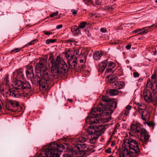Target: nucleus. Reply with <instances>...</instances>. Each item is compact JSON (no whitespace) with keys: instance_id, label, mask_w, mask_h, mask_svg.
<instances>
[{"instance_id":"19","label":"nucleus","mask_w":157,"mask_h":157,"mask_svg":"<svg viewBox=\"0 0 157 157\" xmlns=\"http://www.w3.org/2000/svg\"><path fill=\"white\" fill-rule=\"evenodd\" d=\"M87 132L90 135H93L97 136L96 126H91L88 127L87 129Z\"/></svg>"},{"instance_id":"9","label":"nucleus","mask_w":157,"mask_h":157,"mask_svg":"<svg viewBox=\"0 0 157 157\" xmlns=\"http://www.w3.org/2000/svg\"><path fill=\"white\" fill-rule=\"evenodd\" d=\"M72 52L69 50H67L65 53L66 57L68 61L69 67L71 69H75L77 64L76 57L72 55Z\"/></svg>"},{"instance_id":"34","label":"nucleus","mask_w":157,"mask_h":157,"mask_svg":"<svg viewBox=\"0 0 157 157\" xmlns=\"http://www.w3.org/2000/svg\"><path fill=\"white\" fill-rule=\"evenodd\" d=\"M86 140V139L85 137H81L79 138L78 141L81 143H83Z\"/></svg>"},{"instance_id":"15","label":"nucleus","mask_w":157,"mask_h":157,"mask_svg":"<svg viewBox=\"0 0 157 157\" xmlns=\"http://www.w3.org/2000/svg\"><path fill=\"white\" fill-rule=\"evenodd\" d=\"M23 74L22 71L21 70L17 71L13 73V79L14 81H17V79L23 78Z\"/></svg>"},{"instance_id":"52","label":"nucleus","mask_w":157,"mask_h":157,"mask_svg":"<svg viewBox=\"0 0 157 157\" xmlns=\"http://www.w3.org/2000/svg\"><path fill=\"white\" fill-rule=\"evenodd\" d=\"M128 110H126L125 111V114L126 115H128Z\"/></svg>"},{"instance_id":"11","label":"nucleus","mask_w":157,"mask_h":157,"mask_svg":"<svg viewBox=\"0 0 157 157\" xmlns=\"http://www.w3.org/2000/svg\"><path fill=\"white\" fill-rule=\"evenodd\" d=\"M141 96L147 103H150L152 101V94L151 92L148 90L145 89L141 94Z\"/></svg>"},{"instance_id":"37","label":"nucleus","mask_w":157,"mask_h":157,"mask_svg":"<svg viewBox=\"0 0 157 157\" xmlns=\"http://www.w3.org/2000/svg\"><path fill=\"white\" fill-rule=\"evenodd\" d=\"M83 1L86 4H90L92 2L91 0H83Z\"/></svg>"},{"instance_id":"5","label":"nucleus","mask_w":157,"mask_h":157,"mask_svg":"<svg viewBox=\"0 0 157 157\" xmlns=\"http://www.w3.org/2000/svg\"><path fill=\"white\" fill-rule=\"evenodd\" d=\"M102 99L103 101L107 102V104L104 105L101 104L98 106H101L102 107L101 110H103V112L105 113L106 115L111 114L117 107V100L116 99H110L105 96L102 97Z\"/></svg>"},{"instance_id":"23","label":"nucleus","mask_w":157,"mask_h":157,"mask_svg":"<svg viewBox=\"0 0 157 157\" xmlns=\"http://www.w3.org/2000/svg\"><path fill=\"white\" fill-rule=\"evenodd\" d=\"M136 104L137 108L138 111L139 113H142L141 112L144 110H146V106L143 104L141 103H137Z\"/></svg>"},{"instance_id":"17","label":"nucleus","mask_w":157,"mask_h":157,"mask_svg":"<svg viewBox=\"0 0 157 157\" xmlns=\"http://www.w3.org/2000/svg\"><path fill=\"white\" fill-rule=\"evenodd\" d=\"M105 128L103 125H101L99 127L96 126V132L97 136H100L104 132Z\"/></svg>"},{"instance_id":"28","label":"nucleus","mask_w":157,"mask_h":157,"mask_svg":"<svg viewBox=\"0 0 157 157\" xmlns=\"http://www.w3.org/2000/svg\"><path fill=\"white\" fill-rule=\"evenodd\" d=\"M142 31L140 32L139 33L140 34L143 35L144 34H146L147 32V30H145L144 29H137L133 32L134 33H137L139 32Z\"/></svg>"},{"instance_id":"44","label":"nucleus","mask_w":157,"mask_h":157,"mask_svg":"<svg viewBox=\"0 0 157 157\" xmlns=\"http://www.w3.org/2000/svg\"><path fill=\"white\" fill-rule=\"evenodd\" d=\"M111 148L109 147L105 150V152L108 153H110L111 152Z\"/></svg>"},{"instance_id":"12","label":"nucleus","mask_w":157,"mask_h":157,"mask_svg":"<svg viewBox=\"0 0 157 157\" xmlns=\"http://www.w3.org/2000/svg\"><path fill=\"white\" fill-rule=\"evenodd\" d=\"M140 141L144 144H146L148 141L150 136L148 134V132L144 128H142V131L139 135Z\"/></svg>"},{"instance_id":"55","label":"nucleus","mask_w":157,"mask_h":157,"mask_svg":"<svg viewBox=\"0 0 157 157\" xmlns=\"http://www.w3.org/2000/svg\"><path fill=\"white\" fill-rule=\"evenodd\" d=\"M64 144L67 146L66 148H67V147L69 145V144L68 143H64Z\"/></svg>"},{"instance_id":"59","label":"nucleus","mask_w":157,"mask_h":157,"mask_svg":"<svg viewBox=\"0 0 157 157\" xmlns=\"http://www.w3.org/2000/svg\"><path fill=\"white\" fill-rule=\"evenodd\" d=\"M155 2L156 3H157V0H155Z\"/></svg>"},{"instance_id":"26","label":"nucleus","mask_w":157,"mask_h":157,"mask_svg":"<svg viewBox=\"0 0 157 157\" xmlns=\"http://www.w3.org/2000/svg\"><path fill=\"white\" fill-rule=\"evenodd\" d=\"M109 82L110 83H114L117 80V77L115 75H109L107 77Z\"/></svg>"},{"instance_id":"25","label":"nucleus","mask_w":157,"mask_h":157,"mask_svg":"<svg viewBox=\"0 0 157 157\" xmlns=\"http://www.w3.org/2000/svg\"><path fill=\"white\" fill-rule=\"evenodd\" d=\"M102 56V53L99 51H96L94 52L93 54V58L96 60H98L101 58Z\"/></svg>"},{"instance_id":"56","label":"nucleus","mask_w":157,"mask_h":157,"mask_svg":"<svg viewBox=\"0 0 157 157\" xmlns=\"http://www.w3.org/2000/svg\"><path fill=\"white\" fill-rule=\"evenodd\" d=\"M86 151H90V149L89 148H87V150H86Z\"/></svg>"},{"instance_id":"36","label":"nucleus","mask_w":157,"mask_h":157,"mask_svg":"<svg viewBox=\"0 0 157 157\" xmlns=\"http://www.w3.org/2000/svg\"><path fill=\"white\" fill-rule=\"evenodd\" d=\"M58 11H56L55 13H52L51 14H50V16L51 17H53L54 16H56L57 15H58Z\"/></svg>"},{"instance_id":"48","label":"nucleus","mask_w":157,"mask_h":157,"mask_svg":"<svg viewBox=\"0 0 157 157\" xmlns=\"http://www.w3.org/2000/svg\"><path fill=\"white\" fill-rule=\"evenodd\" d=\"M44 33L46 35H48L52 34V33L49 32H45Z\"/></svg>"},{"instance_id":"22","label":"nucleus","mask_w":157,"mask_h":157,"mask_svg":"<svg viewBox=\"0 0 157 157\" xmlns=\"http://www.w3.org/2000/svg\"><path fill=\"white\" fill-rule=\"evenodd\" d=\"M116 64L110 61L108 63V68L106 69V71L108 73L112 71V69L113 68L116 66Z\"/></svg>"},{"instance_id":"47","label":"nucleus","mask_w":157,"mask_h":157,"mask_svg":"<svg viewBox=\"0 0 157 157\" xmlns=\"http://www.w3.org/2000/svg\"><path fill=\"white\" fill-rule=\"evenodd\" d=\"M131 48V45H128L126 46V48L128 49H129Z\"/></svg>"},{"instance_id":"54","label":"nucleus","mask_w":157,"mask_h":157,"mask_svg":"<svg viewBox=\"0 0 157 157\" xmlns=\"http://www.w3.org/2000/svg\"><path fill=\"white\" fill-rule=\"evenodd\" d=\"M153 52H154V55H156L157 52H156V50L154 51H153Z\"/></svg>"},{"instance_id":"61","label":"nucleus","mask_w":157,"mask_h":157,"mask_svg":"<svg viewBox=\"0 0 157 157\" xmlns=\"http://www.w3.org/2000/svg\"><path fill=\"white\" fill-rule=\"evenodd\" d=\"M83 58H84L86 60V58L85 56H84Z\"/></svg>"},{"instance_id":"14","label":"nucleus","mask_w":157,"mask_h":157,"mask_svg":"<svg viewBox=\"0 0 157 157\" xmlns=\"http://www.w3.org/2000/svg\"><path fill=\"white\" fill-rule=\"evenodd\" d=\"M130 129L132 133L136 134L138 136L140 132L142 131V128L140 125L135 124L131 125Z\"/></svg>"},{"instance_id":"10","label":"nucleus","mask_w":157,"mask_h":157,"mask_svg":"<svg viewBox=\"0 0 157 157\" xmlns=\"http://www.w3.org/2000/svg\"><path fill=\"white\" fill-rule=\"evenodd\" d=\"M6 108L7 109L13 112L17 111V107L19 106L17 101L8 100H6Z\"/></svg>"},{"instance_id":"31","label":"nucleus","mask_w":157,"mask_h":157,"mask_svg":"<svg viewBox=\"0 0 157 157\" xmlns=\"http://www.w3.org/2000/svg\"><path fill=\"white\" fill-rule=\"evenodd\" d=\"M87 24V22L85 21H82L78 25V27L80 29H83L85 27L86 25Z\"/></svg>"},{"instance_id":"58","label":"nucleus","mask_w":157,"mask_h":157,"mask_svg":"<svg viewBox=\"0 0 157 157\" xmlns=\"http://www.w3.org/2000/svg\"><path fill=\"white\" fill-rule=\"evenodd\" d=\"M1 101V103L2 104V105H3L4 104V103L2 101V100H0Z\"/></svg>"},{"instance_id":"35","label":"nucleus","mask_w":157,"mask_h":157,"mask_svg":"<svg viewBox=\"0 0 157 157\" xmlns=\"http://www.w3.org/2000/svg\"><path fill=\"white\" fill-rule=\"evenodd\" d=\"M37 40H35L30 42H29L27 44L28 45H31L35 44V42H36Z\"/></svg>"},{"instance_id":"27","label":"nucleus","mask_w":157,"mask_h":157,"mask_svg":"<svg viewBox=\"0 0 157 157\" xmlns=\"http://www.w3.org/2000/svg\"><path fill=\"white\" fill-rule=\"evenodd\" d=\"M71 30L73 33L75 34H78L79 32V28L76 25H74L72 27Z\"/></svg>"},{"instance_id":"53","label":"nucleus","mask_w":157,"mask_h":157,"mask_svg":"<svg viewBox=\"0 0 157 157\" xmlns=\"http://www.w3.org/2000/svg\"><path fill=\"white\" fill-rule=\"evenodd\" d=\"M80 63H83L84 62L83 59H81L80 60Z\"/></svg>"},{"instance_id":"41","label":"nucleus","mask_w":157,"mask_h":157,"mask_svg":"<svg viewBox=\"0 0 157 157\" xmlns=\"http://www.w3.org/2000/svg\"><path fill=\"white\" fill-rule=\"evenodd\" d=\"M101 31L103 33H105L106 31V29L105 28H102L100 29Z\"/></svg>"},{"instance_id":"2","label":"nucleus","mask_w":157,"mask_h":157,"mask_svg":"<svg viewBox=\"0 0 157 157\" xmlns=\"http://www.w3.org/2000/svg\"><path fill=\"white\" fill-rule=\"evenodd\" d=\"M9 75L7 74L4 78V83L2 87L0 88V91L4 97L11 96L14 98H18L21 95V91L24 93L25 96L29 95L31 91V86L28 82H22L20 80H17L13 84V89H10L8 80Z\"/></svg>"},{"instance_id":"57","label":"nucleus","mask_w":157,"mask_h":157,"mask_svg":"<svg viewBox=\"0 0 157 157\" xmlns=\"http://www.w3.org/2000/svg\"><path fill=\"white\" fill-rule=\"evenodd\" d=\"M153 27H155L157 28V25H153L152 26Z\"/></svg>"},{"instance_id":"45","label":"nucleus","mask_w":157,"mask_h":157,"mask_svg":"<svg viewBox=\"0 0 157 157\" xmlns=\"http://www.w3.org/2000/svg\"><path fill=\"white\" fill-rule=\"evenodd\" d=\"M133 76L135 77L136 78L138 77L139 75L137 72H135L133 73Z\"/></svg>"},{"instance_id":"13","label":"nucleus","mask_w":157,"mask_h":157,"mask_svg":"<svg viewBox=\"0 0 157 157\" xmlns=\"http://www.w3.org/2000/svg\"><path fill=\"white\" fill-rule=\"evenodd\" d=\"M46 60L44 59H42L39 61L38 63L37 64L36 67V70L38 72L45 71L46 70V67L45 66Z\"/></svg>"},{"instance_id":"49","label":"nucleus","mask_w":157,"mask_h":157,"mask_svg":"<svg viewBox=\"0 0 157 157\" xmlns=\"http://www.w3.org/2000/svg\"><path fill=\"white\" fill-rule=\"evenodd\" d=\"M117 132V130L116 128H114L113 130V131L112 132V136H113V135H114L115 132Z\"/></svg>"},{"instance_id":"7","label":"nucleus","mask_w":157,"mask_h":157,"mask_svg":"<svg viewBox=\"0 0 157 157\" xmlns=\"http://www.w3.org/2000/svg\"><path fill=\"white\" fill-rule=\"evenodd\" d=\"M73 147L70 149L69 152L70 155H75V157H82L85 155V151L82 150L86 147V144H74Z\"/></svg>"},{"instance_id":"50","label":"nucleus","mask_w":157,"mask_h":157,"mask_svg":"<svg viewBox=\"0 0 157 157\" xmlns=\"http://www.w3.org/2000/svg\"><path fill=\"white\" fill-rule=\"evenodd\" d=\"M115 144V141H113L112 142L111 145V146L113 147L114 146Z\"/></svg>"},{"instance_id":"21","label":"nucleus","mask_w":157,"mask_h":157,"mask_svg":"<svg viewBox=\"0 0 157 157\" xmlns=\"http://www.w3.org/2000/svg\"><path fill=\"white\" fill-rule=\"evenodd\" d=\"M106 63L102 62L99 63L98 67V69L99 71L102 72L106 68Z\"/></svg>"},{"instance_id":"39","label":"nucleus","mask_w":157,"mask_h":157,"mask_svg":"<svg viewBox=\"0 0 157 157\" xmlns=\"http://www.w3.org/2000/svg\"><path fill=\"white\" fill-rule=\"evenodd\" d=\"M71 12H72L73 15H75L77 13V11L74 9L72 10H71Z\"/></svg>"},{"instance_id":"42","label":"nucleus","mask_w":157,"mask_h":157,"mask_svg":"<svg viewBox=\"0 0 157 157\" xmlns=\"http://www.w3.org/2000/svg\"><path fill=\"white\" fill-rule=\"evenodd\" d=\"M74 42V41L72 39L68 40H66V43H70V45L71 44V42Z\"/></svg>"},{"instance_id":"6","label":"nucleus","mask_w":157,"mask_h":157,"mask_svg":"<svg viewBox=\"0 0 157 157\" xmlns=\"http://www.w3.org/2000/svg\"><path fill=\"white\" fill-rule=\"evenodd\" d=\"M102 108L101 106H99L94 108L91 111L90 114L86 118V123L89 124L97 123L100 119L99 117L98 116L105 114L103 112V110H101Z\"/></svg>"},{"instance_id":"1","label":"nucleus","mask_w":157,"mask_h":157,"mask_svg":"<svg viewBox=\"0 0 157 157\" xmlns=\"http://www.w3.org/2000/svg\"><path fill=\"white\" fill-rule=\"evenodd\" d=\"M49 59L52 64L51 70L52 75L49 74L47 70L40 72L41 78L40 86L43 89L48 87V84L53 80L54 76L58 74L66 73L68 70L67 64L60 56H57L54 60L50 56Z\"/></svg>"},{"instance_id":"51","label":"nucleus","mask_w":157,"mask_h":157,"mask_svg":"<svg viewBox=\"0 0 157 157\" xmlns=\"http://www.w3.org/2000/svg\"><path fill=\"white\" fill-rule=\"evenodd\" d=\"M126 108L127 109V110H128V111L129 110V109H131V107L130 106L128 105V106H127L126 107Z\"/></svg>"},{"instance_id":"24","label":"nucleus","mask_w":157,"mask_h":157,"mask_svg":"<svg viewBox=\"0 0 157 157\" xmlns=\"http://www.w3.org/2000/svg\"><path fill=\"white\" fill-rule=\"evenodd\" d=\"M124 85V83L122 82L117 81L113 83L112 86L114 88L120 89L122 88Z\"/></svg>"},{"instance_id":"16","label":"nucleus","mask_w":157,"mask_h":157,"mask_svg":"<svg viewBox=\"0 0 157 157\" xmlns=\"http://www.w3.org/2000/svg\"><path fill=\"white\" fill-rule=\"evenodd\" d=\"M141 112L140 113V114L141 116L142 119L144 121L149 120L150 118V115L147 110H144Z\"/></svg>"},{"instance_id":"32","label":"nucleus","mask_w":157,"mask_h":157,"mask_svg":"<svg viewBox=\"0 0 157 157\" xmlns=\"http://www.w3.org/2000/svg\"><path fill=\"white\" fill-rule=\"evenodd\" d=\"M56 39H50L47 40L46 41V43L47 44H49L50 43H54L56 41Z\"/></svg>"},{"instance_id":"4","label":"nucleus","mask_w":157,"mask_h":157,"mask_svg":"<svg viewBox=\"0 0 157 157\" xmlns=\"http://www.w3.org/2000/svg\"><path fill=\"white\" fill-rule=\"evenodd\" d=\"M49 147L50 148L46 149L40 153V157H59L60 154L63 151L60 149L65 148L64 145L58 144L56 143H51Z\"/></svg>"},{"instance_id":"40","label":"nucleus","mask_w":157,"mask_h":157,"mask_svg":"<svg viewBox=\"0 0 157 157\" xmlns=\"http://www.w3.org/2000/svg\"><path fill=\"white\" fill-rule=\"evenodd\" d=\"M80 49H78L74 51V54L76 55H78L79 54Z\"/></svg>"},{"instance_id":"8","label":"nucleus","mask_w":157,"mask_h":157,"mask_svg":"<svg viewBox=\"0 0 157 157\" xmlns=\"http://www.w3.org/2000/svg\"><path fill=\"white\" fill-rule=\"evenodd\" d=\"M146 87L150 88L154 93L157 92V73L152 76L151 81L150 79L147 80Z\"/></svg>"},{"instance_id":"29","label":"nucleus","mask_w":157,"mask_h":157,"mask_svg":"<svg viewBox=\"0 0 157 157\" xmlns=\"http://www.w3.org/2000/svg\"><path fill=\"white\" fill-rule=\"evenodd\" d=\"M109 93L110 96H115L117 94L118 90L116 89H110Z\"/></svg>"},{"instance_id":"64","label":"nucleus","mask_w":157,"mask_h":157,"mask_svg":"<svg viewBox=\"0 0 157 157\" xmlns=\"http://www.w3.org/2000/svg\"><path fill=\"white\" fill-rule=\"evenodd\" d=\"M107 60H108V59H107L106 60V62H107Z\"/></svg>"},{"instance_id":"30","label":"nucleus","mask_w":157,"mask_h":157,"mask_svg":"<svg viewBox=\"0 0 157 157\" xmlns=\"http://www.w3.org/2000/svg\"><path fill=\"white\" fill-rule=\"evenodd\" d=\"M99 137L98 136L94 135L93 137L90 140V143L91 144L95 143L96 140Z\"/></svg>"},{"instance_id":"43","label":"nucleus","mask_w":157,"mask_h":157,"mask_svg":"<svg viewBox=\"0 0 157 157\" xmlns=\"http://www.w3.org/2000/svg\"><path fill=\"white\" fill-rule=\"evenodd\" d=\"M74 42V41L72 39L68 40H66V43H70V45L71 44V42Z\"/></svg>"},{"instance_id":"3","label":"nucleus","mask_w":157,"mask_h":157,"mask_svg":"<svg viewBox=\"0 0 157 157\" xmlns=\"http://www.w3.org/2000/svg\"><path fill=\"white\" fill-rule=\"evenodd\" d=\"M130 137L123 140V145L119 153L120 157H136L140 152L136 137L129 133Z\"/></svg>"},{"instance_id":"60","label":"nucleus","mask_w":157,"mask_h":157,"mask_svg":"<svg viewBox=\"0 0 157 157\" xmlns=\"http://www.w3.org/2000/svg\"><path fill=\"white\" fill-rule=\"evenodd\" d=\"M109 157H113L112 155H110Z\"/></svg>"},{"instance_id":"62","label":"nucleus","mask_w":157,"mask_h":157,"mask_svg":"<svg viewBox=\"0 0 157 157\" xmlns=\"http://www.w3.org/2000/svg\"><path fill=\"white\" fill-rule=\"evenodd\" d=\"M81 56V55H80H80H79V57H80V56Z\"/></svg>"},{"instance_id":"63","label":"nucleus","mask_w":157,"mask_h":157,"mask_svg":"<svg viewBox=\"0 0 157 157\" xmlns=\"http://www.w3.org/2000/svg\"><path fill=\"white\" fill-rule=\"evenodd\" d=\"M148 60L149 61H151V59H148Z\"/></svg>"},{"instance_id":"38","label":"nucleus","mask_w":157,"mask_h":157,"mask_svg":"<svg viewBox=\"0 0 157 157\" xmlns=\"http://www.w3.org/2000/svg\"><path fill=\"white\" fill-rule=\"evenodd\" d=\"M147 125L150 127H154V124L153 122H149L147 123Z\"/></svg>"},{"instance_id":"20","label":"nucleus","mask_w":157,"mask_h":157,"mask_svg":"<svg viewBox=\"0 0 157 157\" xmlns=\"http://www.w3.org/2000/svg\"><path fill=\"white\" fill-rule=\"evenodd\" d=\"M27 70L26 71V74L27 78H30L33 76V67L31 66H27Z\"/></svg>"},{"instance_id":"18","label":"nucleus","mask_w":157,"mask_h":157,"mask_svg":"<svg viewBox=\"0 0 157 157\" xmlns=\"http://www.w3.org/2000/svg\"><path fill=\"white\" fill-rule=\"evenodd\" d=\"M28 78L30 79L32 82L34 84H39L40 86L41 79H40L39 77L37 75L34 76H32L30 78Z\"/></svg>"},{"instance_id":"33","label":"nucleus","mask_w":157,"mask_h":157,"mask_svg":"<svg viewBox=\"0 0 157 157\" xmlns=\"http://www.w3.org/2000/svg\"><path fill=\"white\" fill-rule=\"evenodd\" d=\"M21 48H16L15 49L12 50L11 51V53H15L18 52L20 51L21 50Z\"/></svg>"},{"instance_id":"46","label":"nucleus","mask_w":157,"mask_h":157,"mask_svg":"<svg viewBox=\"0 0 157 157\" xmlns=\"http://www.w3.org/2000/svg\"><path fill=\"white\" fill-rule=\"evenodd\" d=\"M63 25H60L57 26L56 29H59L61 28L62 27Z\"/></svg>"}]
</instances>
